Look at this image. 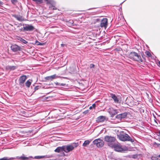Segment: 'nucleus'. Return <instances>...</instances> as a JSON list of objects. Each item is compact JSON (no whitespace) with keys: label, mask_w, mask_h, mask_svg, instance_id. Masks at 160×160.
Wrapping results in <instances>:
<instances>
[{"label":"nucleus","mask_w":160,"mask_h":160,"mask_svg":"<svg viewBox=\"0 0 160 160\" xmlns=\"http://www.w3.org/2000/svg\"><path fill=\"white\" fill-rule=\"evenodd\" d=\"M127 113L126 112H125L121 114L117 115L116 116V118L118 119H121L122 118H124L126 117Z\"/></svg>","instance_id":"nucleus-12"},{"label":"nucleus","mask_w":160,"mask_h":160,"mask_svg":"<svg viewBox=\"0 0 160 160\" xmlns=\"http://www.w3.org/2000/svg\"><path fill=\"white\" fill-rule=\"evenodd\" d=\"M15 38L16 40H19L20 41L21 40L22 38L19 36H16L15 37Z\"/></svg>","instance_id":"nucleus-29"},{"label":"nucleus","mask_w":160,"mask_h":160,"mask_svg":"<svg viewBox=\"0 0 160 160\" xmlns=\"http://www.w3.org/2000/svg\"><path fill=\"white\" fill-rule=\"evenodd\" d=\"M96 107V104L95 103H94L92 105V106H90L89 107V109L91 110L93 108H94Z\"/></svg>","instance_id":"nucleus-28"},{"label":"nucleus","mask_w":160,"mask_h":160,"mask_svg":"<svg viewBox=\"0 0 160 160\" xmlns=\"http://www.w3.org/2000/svg\"><path fill=\"white\" fill-rule=\"evenodd\" d=\"M16 67L15 66H8L6 67V69L10 70H15Z\"/></svg>","instance_id":"nucleus-19"},{"label":"nucleus","mask_w":160,"mask_h":160,"mask_svg":"<svg viewBox=\"0 0 160 160\" xmlns=\"http://www.w3.org/2000/svg\"><path fill=\"white\" fill-rule=\"evenodd\" d=\"M108 19L107 18H103L101 21L100 23V26L101 27H104L105 28H106L107 27L108 22Z\"/></svg>","instance_id":"nucleus-9"},{"label":"nucleus","mask_w":160,"mask_h":160,"mask_svg":"<svg viewBox=\"0 0 160 160\" xmlns=\"http://www.w3.org/2000/svg\"><path fill=\"white\" fill-rule=\"evenodd\" d=\"M56 78V75L54 74L52 76H48L45 77V79L46 81H52L53 79Z\"/></svg>","instance_id":"nucleus-14"},{"label":"nucleus","mask_w":160,"mask_h":160,"mask_svg":"<svg viewBox=\"0 0 160 160\" xmlns=\"http://www.w3.org/2000/svg\"><path fill=\"white\" fill-rule=\"evenodd\" d=\"M90 141L88 140L85 141L83 144L82 146L84 147H86L88 145H89L90 142Z\"/></svg>","instance_id":"nucleus-20"},{"label":"nucleus","mask_w":160,"mask_h":160,"mask_svg":"<svg viewBox=\"0 0 160 160\" xmlns=\"http://www.w3.org/2000/svg\"><path fill=\"white\" fill-rule=\"evenodd\" d=\"M32 80H27L25 83V86L28 88L30 87L31 84Z\"/></svg>","instance_id":"nucleus-18"},{"label":"nucleus","mask_w":160,"mask_h":160,"mask_svg":"<svg viewBox=\"0 0 160 160\" xmlns=\"http://www.w3.org/2000/svg\"><path fill=\"white\" fill-rule=\"evenodd\" d=\"M64 151V146L62 147H58L57 148L54 150L55 152H60L62 151Z\"/></svg>","instance_id":"nucleus-17"},{"label":"nucleus","mask_w":160,"mask_h":160,"mask_svg":"<svg viewBox=\"0 0 160 160\" xmlns=\"http://www.w3.org/2000/svg\"><path fill=\"white\" fill-rule=\"evenodd\" d=\"M27 79V77L26 75H22L20 77L19 79V84L21 86H23L24 83Z\"/></svg>","instance_id":"nucleus-8"},{"label":"nucleus","mask_w":160,"mask_h":160,"mask_svg":"<svg viewBox=\"0 0 160 160\" xmlns=\"http://www.w3.org/2000/svg\"><path fill=\"white\" fill-rule=\"evenodd\" d=\"M65 84L63 83H61L60 85L61 86H64L65 85Z\"/></svg>","instance_id":"nucleus-37"},{"label":"nucleus","mask_w":160,"mask_h":160,"mask_svg":"<svg viewBox=\"0 0 160 160\" xmlns=\"http://www.w3.org/2000/svg\"><path fill=\"white\" fill-rule=\"evenodd\" d=\"M20 41L22 42V43L24 44H27L28 43V42L27 41H26V40L23 39L22 38L21 39Z\"/></svg>","instance_id":"nucleus-27"},{"label":"nucleus","mask_w":160,"mask_h":160,"mask_svg":"<svg viewBox=\"0 0 160 160\" xmlns=\"http://www.w3.org/2000/svg\"><path fill=\"white\" fill-rule=\"evenodd\" d=\"M38 42V43H37V44L38 45H43V44H42V43H41L39 42Z\"/></svg>","instance_id":"nucleus-32"},{"label":"nucleus","mask_w":160,"mask_h":160,"mask_svg":"<svg viewBox=\"0 0 160 160\" xmlns=\"http://www.w3.org/2000/svg\"><path fill=\"white\" fill-rule=\"evenodd\" d=\"M145 54L147 55L149 57H151L152 55L150 53V52L148 51H146L145 52Z\"/></svg>","instance_id":"nucleus-25"},{"label":"nucleus","mask_w":160,"mask_h":160,"mask_svg":"<svg viewBox=\"0 0 160 160\" xmlns=\"http://www.w3.org/2000/svg\"><path fill=\"white\" fill-rule=\"evenodd\" d=\"M118 137L119 139L122 141H128L131 142L134 141V140L128 134H120L118 135Z\"/></svg>","instance_id":"nucleus-4"},{"label":"nucleus","mask_w":160,"mask_h":160,"mask_svg":"<svg viewBox=\"0 0 160 160\" xmlns=\"http://www.w3.org/2000/svg\"><path fill=\"white\" fill-rule=\"evenodd\" d=\"M3 4V2L0 1V5H2Z\"/></svg>","instance_id":"nucleus-36"},{"label":"nucleus","mask_w":160,"mask_h":160,"mask_svg":"<svg viewBox=\"0 0 160 160\" xmlns=\"http://www.w3.org/2000/svg\"><path fill=\"white\" fill-rule=\"evenodd\" d=\"M128 57L135 61H138L141 63L143 62V60L141 58L140 55L135 52H131L128 55Z\"/></svg>","instance_id":"nucleus-1"},{"label":"nucleus","mask_w":160,"mask_h":160,"mask_svg":"<svg viewBox=\"0 0 160 160\" xmlns=\"http://www.w3.org/2000/svg\"><path fill=\"white\" fill-rule=\"evenodd\" d=\"M152 160H160V158L158 157L152 156L151 158Z\"/></svg>","instance_id":"nucleus-23"},{"label":"nucleus","mask_w":160,"mask_h":160,"mask_svg":"<svg viewBox=\"0 0 160 160\" xmlns=\"http://www.w3.org/2000/svg\"><path fill=\"white\" fill-rule=\"evenodd\" d=\"M111 148H114L115 150L118 152H121L123 150L122 146L118 144L114 143Z\"/></svg>","instance_id":"nucleus-7"},{"label":"nucleus","mask_w":160,"mask_h":160,"mask_svg":"<svg viewBox=\"0 0 160 160\" xmlns=\"http://www.w3.org/2000/svg\"><path fill=\"white\" fill-rule=\"evenodd\" d=\"M34 29V27L31 25H27L25 27H23V30L27 31H31Z\"/></svg>","instance_id":"nucleus-11"},{"label":"nucleus","mask_w":160,"mask_h":160,"mask_svg":"<svg viewBox=\"0 0 160 160\" xmlns=\"http://www.w3.org/2000/svg\"><path fill=\"white\" fill-rule=\"evenodd\" d=\"M35 2L37 3L41 4L43 2V0H32Z\"/></svg>","instance_id":"nucleus-22"},{"label":"nucleus","mask_w":160,"mask_h":160,"mask_svg":"<svg viewBox=\"0 0 160 160\" xmlns=\"http://www.w3.org/2000/svg\"><path fill=\"white\" fill-rule=\"evenodd\" d=\"M38 86H36L35 88V90H38Z\"/></svg>","instance_id":"nucleus-34"},{"label":"nucleus","mask_w":160,"mask_h":160,"mask_svg":"<svg viewBox=\"0 0 160 160\" xmlns=\"http://www.w3.org/2000/svg\"><path fill=\"white\" fill-rule=\"evenodd\" d=\"M11 48L12 51L14 52L19 51L21 49V47L16 44L12 45L11 47Z\"/></svg>","instance_id":"nucleus-10"},{"label":"nucleus","mask_w":160,"mask_h":160,"mask_svg":"<svg viewBox=\"0 0 160 160\" xmlns=\"http://www.w3.org/2000/svg\"><path fill=\"white\" fill-rule=\"evenodd\" d=\"M15 159L14 158H8V157H5L1 158H0V160H10Z\"/></svg>","instance_id":"nucleus-21"},{"label":"nucleus","mask_w":160,"mask_h":160,"mask_svg":"<svg viewBox=\"0 0 160 160\" xmlns=\"http://www.w3.org/2000/svg\"><path fill=\"white\" fill-rule=\"evenodd\" d=\"M78 145V143H73L72 144L64 146V152L68 153L73 150L75 148L77 147Z\"/></svg>","instance_id":"nucleus-2"},{"label":"nucleus","mask_w":160,"mask_h":160,"mask_svg":"<svg viewBox=\"0 0 160 160\" xmlns=\"http://www.w3.org/2000/svg\"><path fill=\"white\" fill-rule=\"evenodd\" d=\"M110 97L113 99L115 102L118 103L119 99L115 94L111 93L110 94Z\"/></svg>","instance_id":"nucleus-16"},{"label":"nucleus","mask_w":160,"mask_h":160,"mask_svg":"<svg viewBox=\"0 0 160 160\" xmlns=\"http://www.w3.org/2000/svg\"><path fill=\"white\" fill-rule=\"evenodd\" d=\"M158 64H159V65L160 66V61H159L158 63Z\"/></svg>","instance_id":"nucleus-40"},{"label":"nucleus","mask_w":160,"mask_h":160,"mask_svg":"<svg viewBox=\"0 0 160 160\" xmlns=\"http://www.w3.org/2000/svg\"><path fill=\"white\" fill-rule=\"evenodd\" d=\"M105 117L100 116L98 117L96 120V121L98 122H102L104 121L105 120Z\"/></svg>","instance_id":"nucleus-15"},{"label":"nucleus","mask_w":160,"mask_h":160,"mask_svg":"<svg viewBox=\"0 0 160 160\" xmlns=\"http://www.w3.org/2000/svg\"><path fill=\"white\" fill-rule=\"evenodd\" d=\"M116 140L115 138L114 137L106 136L104 137L105 141L108 142V146L110 147L113 146Z\"/></svg>","instance_id":"nucleus-3"},{"label":"nucleus","mask_w":160,"mask_h":160,"mask_svg":"<svg viewBox=\"0 0 160 160\" xmlns=\"http://www.w3.org/2000/svg\"><path fill=\"white\" fill-rule=\"evenodd\" d=\"M114 111H115V113H114V114H117V113L116 112V110H115Z\"/></svg>","instance_id":"nucleus-39"},{"label":"nucleus","mask_w":160,"mask_h":160,"mask_svg":"<svg viewBox=\"0 0 160 160\" xmlns=\"http://www.w3.org/2000/svg\"><path fill=\"white\" fill-rule=\"evenodd\" d=\"M95 65L93 64H91L90 65V68H94L95 67Z\"/></svg>","instance_id":"nucleus-31"},{"label":"nucleus","mask_w":160,"mask_h":160,"mask_svg":"<svg viewBox=\"0 0 160 160\" xmlns=\"http://www.w3.org/2000/svg\"><path fill=\"white\" fill-rule=\"evenodd\" d=\"M61 46L62 47H64L65 46V44H62Z\"/></svg>","instance_id":"nucleus-35"},{"label":"nucleus","mask_w":160,"mask_h":160,"mask_svg":"<svg viewBox=\"0 0 160 160\" xmlns=\"http://www.w3.org/2000/svg\"><path fill=\"white\" fill-rule=\"evenodd\" d=\"M62 155H63V156H65V153H64V152H63L62 153Z\"/></svg>","instance_id":"nucleus-38"},{"label":"nucleus","mask_w":160,"mask_h":160,"mask_svg":"<svg viewBox=\"0 0 160 160\" xmlns=\"http://www.w3.org/2000/svg\"><path fill=\"white\" fill-rule=\"evenodd\" d=\"M93 143L94 144L96 145V146L98 148L102 147L104 145V142L100 138L96 139L94 140Z\"/></svg>","instance_id":"nucleus-5"},{"label":"nucleus","mask_w":160,"mask_h":160,"mask_svg":"<svg viewBox=\"0 0 160 160\" xmlns=\"http://www.w3.org/2000/svg\"><path fill=\"white\" fill-rule=\"evenodd\" d=\"M19 158L22 159V160H25L28 159L29 158L25 156H21L18 158Z\"/></svg>","instance_id":"nucleus-26"},{"label":"nucleus","mask_w":160,"mask_h":160,"mask_svg":"<svg viewBox=\"0 0 160 160\" xmlns=\"http://www.w3.org/2000/svg\"><path fill=\"white\" fill-rule=\"evenodd\" d=\"M12 16L16 18L19 21L22 22L25 20V19L20 15L14 14L12 15Z\"/></svg>","instance_id":"nucleus-13"},{"label":"nucleus","mask_w":160,"mask_h":160,"mask_svg":"<svg viewBox=\"0 0 160 160\" xmlns=\"http://www.w3.org/2000/svg\"><path fill=\"white\" fill-rule=\"evenodd\" d=\"M88 112V110L86 111L83 112V113L85 114L87 113Z\"/></svg>","instance_id":"nucleus-33"},{"label":"nucleus","mask_w":160,"mask_h":160,"mask_svg":"<svg viewBox=\"0 0 160 160\" xmlns=\"http://www.w3.org/2000/svg\"><path fill=\"white\" fill-rule=\"evenodd\" d=\"M47 2V4H49V8L50 10H57V8L56 7L55 3L51 0H45Z\"/></svg>","instance_id":"nucleus-6"},{"label":"nucleus","mask_w":160,"mask_h":160,"mask_svg":"<svg viewBox=\"0 0 160 160\" xmlns=\"http://www.w3.org/2000/svg\"><path fill=\"white\" fill-rule=\"evenodd\" d=\"M44 157V156H36L34 157V158L36 159H40V158H43Z\"/></svg>","instance_id":"nucleus-24"},{"label":"nucleus","mask_w":160,"mask_h":160,"mask_svg":"<svg viewBox=\"0 0 160 160\" xmlns=\"http://www.w3.org/2000/svg\"><path fill=\"white\" fill-rule=\"evenodd\" d=\"M11 2L12 3L15 4L18 2V1L17 0H11Z\"/></svg>","instance_id":"nucleus-30"}]
</instances>
